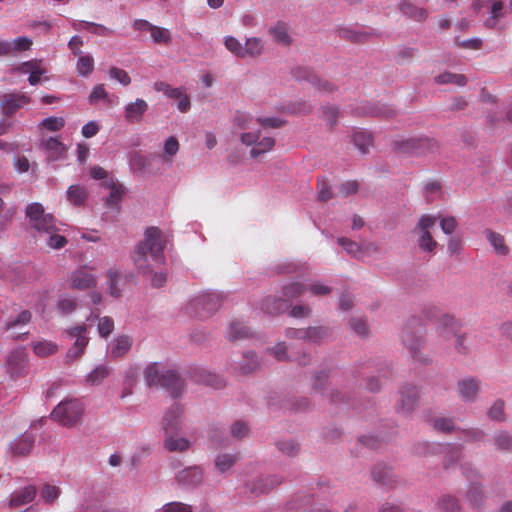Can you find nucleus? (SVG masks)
<instances>
[{
    "instance_id": "nucleus-1",
    "label": "nucleus",
    "mask_w": 512,
    "mask_h": 512,
    "mask_svg": "<svg viewBox=\"0 0 512 512\" xmlns=\"http://www.w3.org/2000/svg\"><path fill=\"white\" fill-rule=\"evenodd\" d=\"M166 241L158 227H148L144 232V238L133 252L132 259L137 270L142 274L152 272L155 265L165 262L164 250Z\"/></svg>"
},
{
    "instance_id": "nucleus-2",
    "label": "nucleus",
    "mask_w": 512,
    "mask_h": 512,
    "mask_svg": "<svg viewBox=\"0 0 512 512\" xmlns=\"http://www.w3.org/2000/svg\"><path fill=\"white\" fill-rule=\"evenodd\" d=\"M26 216L31 226L39 232L50 234L47 244L53 249H61L67 244L64 236L55 234L56 220L52 214H45L40 203H31L26 208Z\"/></svg>"
},
{
    "instance_id": "nucleus-3",
    "label": "nucleus",
    "mask_w": 512,
    "mask_h": 512,
    "mask_svg": "<svg viewBox=\"0 0 512 512\" xmlns=\"http://www.w3.org/2000/svg\"><path fill=\"white\" fill-rule=\"evenodd\" d=\"M145 379L149 386L165 388L172 397H178L184 388L183 380L173 370H161L157 363L149 365L145 370Z\"/></svg>"
},
{
    "instance_id": "nucleus-4",
    "label": "nucleus",
    "mask_w": 512,
    "mask_h": 512,
    "mask_svg": "<svg viewBox=\"0 0 512 512\" xmlns=\"http://www.w3.org/2000/svg\"><path fill=\"white\" fill-rule=\"evenodd\" d=\"M83 411V404L80 400L69 399L60 402L54 408L51 418L63 426L71 427L80 421Z\"/></svg>"
},
{
    "instance_id": "nucleus-5",
    "label": "nucleus",
    "mask_w": 512,
    "mask_h": 512,
    "mask_svg": "<svg viewBox=\"0 0 512 512\" xmlns=\"http://www.w3.org/2000/svg\"><path fill=\"white\" fill-rule=\"evenodd\" d=\"M305 291H307V286L300 282H291L284 285L282 288L284 300L269 296L263 300L262 310L268 314H278L284 309L285 301L296 299Z\"/></svg>"
},
{
    "instance_id": "nucleus-6",
    "label": "nucleus",
    "mask_w": 512,
    "mask_h": 512,
    "mask_svg": "<svg viewBox=\"0 0 512 512\" xmlns=\"http://www.w3.org/2000/svg\"><path fill=\"white\" fill-rule=\"evenodd\" d=\"M438 148V142L429 137L408 138L393 143V150L402 154L424 155L435 152Z\"/></svg>"
},
{
    "instance_id": "nucleus-7",
    "label": "nucleus",
    "mask_w": 512,
    "mask_h": 512,
    "mask_svg": "<svg viewBox=\"0 0 512 512\" xmlns=\"http://www.w3.org/2000/svg\"><path fill=\"white\" fill-rule=\"evenodd\" d=\"M424 333V327L417 319H413L405 328L402 339L404 344L409 348L412 357L420 363L426 364L428 357L420 356L421 338Z\"/></svg>"
},
{
    "instance_id": "nucleus-8",
    "label": "nucleus",
    "mask_w": 512,
    "mask_h": 512,
    "mask_svg": "<svg viewBox=\"0 0 512 512\" xmlns=\"http://www.w3.org/2000/svg\"><path fill=\"white\" fill-rule=\"evenodd\" d=\"M438 334L445 340L455 337V349L459 353H466L467 348L464 345L465 336L458 334L460 330L459 321L451 315H443L438 322Z\"/></svg>"
},
{
    "instance_id": "nucleus-9",
    "label": "nucleus",
    "mask_w": 512,
    "mask_h": 512,
    "mask_svg": "<svg viewBox=\"0 0 512 512\" xmlns=\"http://www.w3.org/2000/svg\"><path fill=\"white\" fill-rule=\"evenodd\" d=\"M439 217L432 215H422L414 229L419 234L418 245L424 252L433 253L437 242L433 239L430 230L435 226Z\"/></svg>"
},
{
    "instance_id": "nucleus-10",
    "label": "nucleus",
    "mask_w": 512,
    "mask_h": 512,
    "mask_svg": "<svg viewBox=\"0 0 512 512\" xmlns=\"http://www.w3.org/2000/svg\"><path fill=\"white\" fill-rule=\"evenodd\" d=\"M240 141L246 146H252L250 156L258 158L261 155L271 151L275 146V139L270 136H264L260 139V131L242 132Z\"/></svg>"
},
{
    "instance_id": "nucleus-11",
    "label": "nucleus",
    "mask_w": 512,
    "mask_h": 512,
    "mask_svg": "<svg viewBox=\"0 0 512 512\" xmlns=\"http://www.w3.org/2000/svg\"><path fill=\"white\" fill-rule=\"evenodd\" d=\"M221 297L214 292L204 293L196 297L190 304L199 317H208L220 308Z\"/></svg>"
},
{
    "instance_id": "nucleus-12",
    "label": "nucleus",
    "mask_w": 512,
    "mask_h": 512,
    "mask_svg": "<svg viewBox=\"0 0 512 512\" xmlns=\"http://www.w3.org/2000/svg\"><path fill=\"white\" fill-rule=\"evenodd\" d=\"M293 75L298 81H307L320 92L332 93L336 90V86L332 82L319 78L309 69L297 68L293 71Z\"/></svg>"
},
{
    "instance_id": "nucleus-13",
    "label": "nucleus",
    "mask_w": 512,
    "mask_h": 512,
    "mask_svg": "<svg viewBox=\"0 0 512 512\" xmlns=\"http://www.w3.org/2000/svg\"><path fill=\"white\" fill-rule=\"evenodd\" d=\"M87 331V328L85 325H80L71 328L68 330V334L72 338H76L75 343L72 348H70L67 352V359L68 361H74L75 359L82 356L84 353L85 347L88 344V338L85 336V333Z\"/></svg>"
},
{
    "instance_id": "nucleus-14",
    "label": "nucleus",
    "mask_w": 512,
    "mask_h": 512,
    "mask_svg": "<svg viewBox=\"0 0 512 512\" xmlns=\"http://www.w3.org/2000/svg\"><path fill=\"white\" fill-rule=\"evenodd\" d=\"M29 102L30 97L24 93H8L2 96L0 108L4 115L12 116Z\"/></svg>"
},
{
    "instance_id": "nucleus-15",
    "label": "nucleus",
    "mask_w": 512,
    "mask_h": 512,
    "mask_svg": "<svg viewBox=\"0 0 512 512\" xmlns=\"http://www.w3.org/2000/svg\"><path fill=\"white\" fill-rule=\"evenodd\" d=\"M182 413V408L176 403L173 404L168 411H166L162 420V426L165 435L177 434V432L181 429Z\"/></svg>"
},
{
    "instance_id": "nucleus-16",
    "label": "nucleus",
    "mask_w": 512,
    "mask_h": 512,
    "mask_svg": "<svg viewBox=\"0 0 512 512\" xmlns=\"http://www.w3.org/2000/svg\"><path fill=\"white\" fill-rule=\"evenodd\" d=\"M96 285V277L87 267L77 269L71 274L70 286L77 290H87Z\"/></svg>"
},
{
    "instance_id": "nucleus-17",
    "label": "nucleus",
    "mask_w": 512,
    "mask_h": 512,
    "mask_svg": "<svg viewBox=\"0 0 512 512\" xmlns=\"http://www.w3.org/2000/svg\"><path fill=\"white\" fill-rule=\"evenodd\" d=\"M400 397V404L397 406V410L408 414L412 412L417 405L418 390L415 386L407 384L402 387Z\"/></svg>"
},
{
    "instance_id": "nucleus-18",
    "label": "nucleus",
    "mask_w": 512,
    "mask_h": 512,
    "mask_svg": "<svg viewBox=\"0 0 512 512\" xmlns=\"http://www.w3.org/2000/svg\"><path fill=\"white\" fill-rule=\"evenodd\" d=\"M34 441L35 439L32 435L25 433L10 443L8 452L13 457H25L32 451Z\"/></svg>"
},
{
    "instance_id": "nucleus-19",
    "label": "nucleus",
    "mask_w": 512,
    "mask_h": 512,
    "mask_svg": "<svg viewBox=\"0 0 512 512\" xmlns=\"http://www.w3.org/2000/svg\"><path fill=\"white\" fill-rule=\"evenodd\" d=\"M26 353L24 349H17L9 353L7 358V370L11 377L18 378L26 366Z\"/></svg>"
},
{
    "instance_id": "nucleus-20",
    "label": "nucleus",
    "mask_w": 512,
    "mask_h": 512,
    "mask_svg": "<svg viewBox=\"0 0 512 512\" xmlns=\"http://www.w3.org/2000/svg\"><path fill=\"white\" fill-rule=\"evenodd\" d=\"M147 110V102L143 99H136L125 106L124 116L128 123H139Z\"/></svg>"
},
{
    "instance_id": "nucleus-21",
    "label": "nucleus",
    "mask_w": 512,
    "mask_h": 512,
    "mask_svg": "<svg viewBox=\"0 0 512 512\" xmlns=\"http://www.w3.org/2000/svg\"><path fill=\"white\" fill-rule=\"evenodd\" d=\"M458 394L462 400L472 402L480 390V382L475 378H466L458 382Z\"/></svg>"
},
{
    "instance_id": "nucleus-22",
    "label": "nucleus",
    "mask_w": 512,
    "mask_h": 512,
    "mask_svg": "<svg viewBox=\"0 0 512 512\" xmlns=\"http://www.w3.org/2000/svg\"><path fill=\"white\" fill-rule=\"evenodd\" d=\"M372 478L375 482L380 485L393 488L397 484V480L394 477L390 467L384 464H377L371 471Z\"/></svg>"
},
{
    "instance_id": "nucleus-23",
    "label": "nucleus",
    "mask_w": 512,
    "mask_h": 512,
    "mask_svg": "<svg viewBox=\"0 0 512 512\" xmlns=\"http://www.w3.org/2000/svg\"><path fill=\"white\" fill-rule=\"evenodd\" d=\"M36 493V487L32 485L26 486L21 490L15 491L10 496L9 506L12 508H17L29 504L34 500Z\"/></svg>"
},
{
    "instance_id": "nucleus-24",
    "label": "nucleus",
    "mask_w": 512,
    "mask_h": 512,
    "mask_svg": "<svg viewBox=\"0 0 512 512\" xmlns=\"http://www.w3.org/2000/svg\"><path fill=\"white\" fill-rule=\"evenodd\" d=\"M203 479L202 471L199 467H188L180 471L176 480L183 486H195L201 483Z\"/></svg>"
},
{
    "instance_id": "nucleus-25",
    "label": "nucleus",
    "mask_w": 512,
    "mask_h": 512,
    "mask_svg": "<svg viewBox=\"0 0 512 512\" xmlns=\"http://www.w3.org/2000/svg\"><path fill=\"white\" fill-rule=\"evenodd\" d=\"M288 26L284 22H277L274 26L269 28V34L273 37L274 41L282 46H289L292 39L289 35Z\"/></svg>"
},
{
    "instance_id": "nucleus-26",
    "label": "nucleus",
    "mask_w": 512,
    "mask_h": 512,
    "mask_svg": "<svg viewBox=\"0 0 512 512\" xmlns=\"http://www.w3.org/2000/svg\"><path fill=\"white\" fill-rule=\"evenodd\" d=\"M265 46L264 42L259 37H250L245 41V45L243 47L244 58H258L264 52Z\"/></svg>"
},
{
    "instance_id": "nucleus-27",
    "label": "nucleus",
    "mask_w": 512,
    "mask_h": 512,
    "mask_svg": "<svg viewBox=\"0 0 512 512\" xmlns=\"http://www.w3.org/2000/svg\"><path fill=\"white\" fill-rule=\"evenodd\" d=\"M400 11L415 21H423L427 18L428 12L426 9L417 7L413 3L403 0L399 4Z\"/></svg>"
},
{
    "instance_id": "nucleus-28",
    "label": "nucleus",
    "mask_w": 512,
    "mask_h": 512,
    "mask_svg": "<svg viewBox=\"0 0 512 512\" xmlns=\"http://www.w3.org/2000/svg\"><path fill=\"white\" fill-rule=\"evenodd\" d=\"M132 346V339L127 335L117 337L111 345L110 356L119 358L125 355Z\"/></svg>"
},
{
    "instance_id": "nucleus-29",
    "label": "nucleus",
    "mask_w": 512,
    "mask_h": 512,
    "mask_svg": "<svg viewBox=\"0 0 512 512\" xmlns=\"http://www.w3.org/2000/svg\"><path fill=\"white\" fill-rule=\"evenodd\" d=\"M271 353L278 361H285L292 358V360L298 362L300 365H306L309 362V357L306 354L302 356H292L287 354V347L284 343H278L271 349Z\"/></svg>"
},
{
    "instance_id": "nucleus-30",
    "label": "nucleus",
    "mask_w": 512,
    "mask_h": 512,
    "mask_svg": "<svg viewBox=\"0 0 512 512\" xmlns=\"http://www.w3.org/2000/svg\"><path fill=\"white\" fill-rule=\"evenodd\" d=\"M165 448L170 452H184L190 448V441L183 437H177L176 434L166 435Z\"/></svg>"
},
{
    "instance_id": "nucleus-31",
    "label": "nucleus",
    "mask_w": 512,
    "mask_h": 512,
    "mask_svg": "<svg viewBox=\"0 0 512 512\" xmlns=\"http://www.w3.org/2000/svg\"><path fill=\"white\" fill-rule=\"evenodd\" d=\"M104 186L110 189V195L106 199V204L110 207L118 205L125 193L124 186L113 180L105 182Z\"/></svg>"
},
{
    "instance_id": "nucleus-32",
    "label": "nucleus",
    "mask_w": 512,
    "mask_h": 512,
    "mask_svg": "<svg viewBox=\"0 0 512 512\" xmlns=\"http://www.w3.org/2000/svg\"><path fill=\"white\" fill-rule=\"evenodd\" d=\"M485 236L498 255L504 256L509 253V248L505 244V239L501 234L487 229Z\"/></svg>"
},
{
    "instance_id": "nucleus-33",
    "label": "nucleus",
    "mask_w": 512,
    "mask_h": 512,
    "mask_svg": "<svg viewBox=\"0 0 512 512\" xmlns=\"http://www.w3.org/2000/svg\"><path fill=\"white\" fill-rule=\"evenodd\" d=\"M73 28L75 30H87L99 36H108L112 33V31L109 28L105 27L102 24L87 21H76L73 23Z\"/></svg>"
},
{
    "instance_id": "nucleus-34",
    "label": "nucleus",
    "mask_w": 512,
    "mask_h": 512,
    "mask_svg": "<svg viewBox=\"0 0 512 512\" xmlns=\"http://www.w3.org/2000/svg\"><path fill=\"white\" fill-rule=\"evenodd\" d=\"M250 336V330L243 323L234 321L231 322L227 337L230 341L242 340Z\"/></svg>"
},
{
    "instance_id": "nucleus-35",
    "label": "nucleus",
    "mask_w": 512,
    "mask_h": 512,
    "mask_svg": "<svg viewBox=\"0 0 512 512\" xmlns=\"http://www.w3.org/2000/svg\"><path fill=\"white\" fill-rule=\"evenodd\" d=\"M44 145L49 152V159L53 161L61 157L65 151L64 144L57 138L50 137L45 141Z\"/></svg>"
},
{
    "instance_id": "nucleus-36",
    "label": "nucleus",
    "mask_w": 512,
    "mask_h": 512,
    "mask_svg": "<svg viewBox=\"0 0 512 512\" xmlns=\"http://www.w3.org/2000/svg\"><path fill=\"white\" fill-rule=\"evenodd\" d=\"M353 142L361 153H367L372 145V135L367 131H357L353 134Z\"/></svg>"
},
{
    "instance_id": "nucleus-37",
    "label": "nucleus",
    "mask_w": 512,
    "mask_h": 512,
    "mask_svg": "<svg viewBox=\"0 0 512 512\" xmlns=\"http://www.w3.org/2000/svg\"><path fill=\"white\" fill-rule=\"evenodd\" d=\"M437 506L442 512H461L458 499L451 495L440 497Z\"/></svg>"
},
{
    "instance_id": "nucleus-38",
    "label": "nucleus",
    "mask_w": 512,
    "mask_h": 512,
    "mask_svg": "<svg viewBox=\"0 0 512 512\" xmlns=\"http://www.w3.org/2000/svg\"><path fill=\"white\" fill-rule=\"evenodd\" d=\"M438 84H454L457 86H464L466 84V77L463 74H455L451 72H444L435 78Z\"/></svg>"
},
{
    "instance_id": "nucleus-39",
    "label": "nucleus",
    "mask_w": 512,
    "mask_h": 512,
    "mask_svg": "<svg viewBox=\"0 0 512 512\" xmlns=\"http://www.w3.org/2000/svg\"><path fill=\"white\" fill-rule=\"evenodd\" d=\"M110 370L105 365H99L92 370L86 377L87 383L90 385H98L109 375Z\"/></svg>"
},
{
    "instance_id": "nucleus-40",
    "label": "nucleus",
    "mask_w": 512,
    "mask_h": 512,
    "mask_svg": "<svg viewBox=\"0 0 512 512\" xmlns=\"http://www.w3.org/2000/svg\"><path fill=\"white\" fill-rule=\"evenodd\" d=\"M76 69L79 75L88 76L94 69V59L90 55H79Z\"/></svg>"
},
{
    "instance_id": "nucleus-41",
    "label": "nucleus",
    "mask_w": 512,
    "mask_h": 512,
    "mask_svg": "<svg viewBox=\"0 0 512 512\" xmlns=\"http://www.w3.org/2000/svg\"><path fill=\"white\" fill-rule=\"evenodd\" d=\"M253 122L254 118L246 112L237 111L233 118L234 127L242 131L250 129Z\"/></svg>"
},
{
    "instance_id": "nucleus-42",
    "label": "nucleus",
    "mask_w": 512,
    "mask_h": 512,
    "mask_svg": "<svg viewBox=\"0 0 512 512\" xmlns=\"http://www.w3.org/2000/svg\"><path fill=\"white\" fill-rule=\"evenodd\" d=\"M67 197L73 205H81L86 199L85 189L79 185H71L68 188Z\"/></svg>"
},
{
    "instance_id": "nucleus-43",
    "label": "nucleus",
    "mask_w": 512,
    "mask_h": 512,
    "mask_svg": "<svg viewBox=\"0 0 512 512\" xmlns=\"http://www.w3.org/2000/svg\"><path fill=\"white\" fill-rule=\"evenodd\" d=\"M489 13H490V19H488L485 22V25L487 27H493L495 25V21H497L505 16L503 3L501 1L493 2Z\"/></svg>"
},
{
    "instance_id": "nucleus-44",
    "label": "nucleus",
    "mask_w": 512,
    "mask_h": 512,
    "mask_svg": "<svg viewBox=\"0 0 512 512\" xmlns=\"http://www.w3.org/2000/svg\"><path fill=\"white\" fill-rule=\"evenodd\" d=\"M31 312L28 310H23L20 312L14 320L7 321L3 327L4 330L9 331L18 326H24L31 321Z\"/></svg>"
},
{
    "instance_id": "nucleus-45",
    "label": "nucleus",
    "mask_w": 512,
    "mask_h": 512,
    "mask_svg": "<svg viewBox=\"0 0 512 512\" xmlns=\"http://www.w3.org/2000/svg\"><path fill=\"white\" fill-rule=\"evenodd\" d=\"M150 33L153 41L157 44H169L171 41L170 31L166 28L153 25Z\"/></svg>"
},
{
    "instance_id": "nucleus-46",
    "label": "nucleus",
    "mask_w": 512,
    "mask_h": 512,
    "mask_svg": "<svg viewBox=\"0 0 512 512\" xmlns=\"http://www.w3.org/2000/svg\"><path fill=\"white\" fill-rule=\"evenodd\" d=\"M495 446L502 452H512V436L507 432H500L494 437Z\"/></svg>"
},
{
    "instance_id": "nucleus-47",
    "label": "nucleus",
    "mask_w": 512,
    "mask_h": 512,
    "mask_svg": "<svg viewBox=\"0 0 512 512\" xmlns=\"http://www.w3.org/2000/svg\"><path fill=\"white\" fill-rule=\"evenodd\" d=\"M237 456L232 454H221L216 457L215 466L220 472H226L237 461Z\"/></svg>"
},
{
    "instance_id": "nucleus-48",
    "label": "nucleus",
    "mask_w": 512,
    "mask_h": 512,
    "mask_svg": "<svg viewBox=\"0 0 512 512\" xmlns=\"http://www.w3.org/2000/svg\"><path fill=\"white\" fill-rule=\"evenodd\" d=\"M60 494V488L50 484H45L40 492V496L46 504L53 503L60 496Z\"/></svg>"
},
{
    "instance_id": "nucleus-49",
    "label": "nucleus",
    "mask_w": 512,
    "mask_h": 512,
    "mask_svg": "<svg viewBox=\"0 0 512 512\" xmlns=\"http://www.w3.org/2000/svg\"><path fill=\"white\" fill-rule=\"evenodd\" d=\"M34 352L41 357H46L54 354L57 351V346L49 341H40L34 344Z\"/></svg>"
},
{
    "instance_id": "nucleus-50",
    "label": "nucleus",
    "mask_w": 512,
    "mask_h": 512,
    "mask_svg": "<svg viewBox=\"0 0 512 512\" xmlns=\"http://www.w3.org/2000/svg\"><path fill=\"white\" fill-rule=\"evenodd\" d=\"M467 499L472 507L479 508L483 501V491L481 486L472 485L467 492Z\"/></svg>"
},
{
    "instance_id": "nucleus-51",
    "label": "nucleus",
    "mask_w": 512,
    "mask_h": 512,
    "mask_svg": "<svg viewBox=\"0 0 512 512\" xmlns=\"http://www.w3.org/2000/svg\"><path fill=\"white\" fill-rule=\"evenodd\" d=\"M225 47L228 51H230L233 55L238 58H244L243 45L240 43L238 39L233 36H227L225 38Z\"/></svg>"
},
{
    "instance_id": "nucleus-52",
    "label": "nucleus",
    "mask_w": 512,
    "mask_h": 512,
    "mask_svg": "<svg viewBox=\"0 0 512 512\" xmlns=\"http://www.w3.org/2000/svg\"><path fill=\"white\" fill-rule=\"evenodd\" d=\"M64 125L65 120L62 117H48L45 118L40 124L41 127L52 132L61 130L64 127Z\"/></svg>"
},
{
    "instance_id": "nucleus-53",
    "label": "nucleus",
    "mask_w": 512,
    "mask_h": 512,
    "mask_svg": "<svg viewBox=\"0 0 512 512\" xmlns=\"http://www.w3.org/2000/svg\"><path fill=\"white\" fill-rule=\"evenodd\" d=\"M306 332V339L311 342H318L329 335V330L325 327H309Z\"/></svg>"
},
{
    "instance_id": "nucleus-54",
    "label": "nucleus",
    "mask_w": 512,
    "mask_h": 512,
    "mask_svg": "<svg viewBox=\"0 0 512 512\" xmlns=\"http://www.w3.org/2000/svg\"><path fill=\"white\" fill-rule=\"evenodd\" d=\"M108 276V284H109V293L113 297L120 296V290L117 288V283L120 280V273L115 269H110L107 273Z\"/></svg>"
},
{
    "instance_id": "nucleus-55",
    "label": "nucleus",
    "mask_w": 512,
    "mask_h": 512,
    "mask_svg": "<svg viewBox=\"0 0 512 512\" xmlns=\"http://www.w3.org/2000/svg\"><path fill=\"white\" fill-rule=\"evenodd\" d=\"M114 330V321L108 316H104L98 321V332L101 337L107 338Z\"/></svg>"
},
{
    "instance_id": "nucleus-56",
    "label": "nucleus",
    "mask_w": 512,
    "mask_h": 512,
    "mask_svg": "<svg viewBox=\"0 0 512 512\" xmlns=\"http://www.w3.org/2000/svg\"><path fill=\"white\" fill-rule=\"evenodd\" d=\"M338 244L342 246L346 252L355 258H360L361 249L356 242H353L347 238H338Z\"/></svg>"
},
{
    "instance_id": "nucleus-57",
    "label": "nucleus",
    "mask_w": 512,
    "mask_h": 512,
    "mask_svg": "<svg viewBox=\"0 0 512 512\" xmlns=\"http://www.w3.org/2000/svg\"><path fill=\"white\" fill-rule=\"evenodd\" d=\"M109 75L112 79L117 80L124 86H127L131 83V78L128 75V73L125 70L120 69L118 67H111L109 70Z\"/></svg>"
},
{
    "instance_id": "nucleus-58",
    "label": "nucleus",
    "mask_w": 512,
    "mask_h": 512,
    "mask_svg": "<svg viewBox=\"0 0 512 512\" xmlns=\"http://www.w3.org/2000/svg\"><path fill=\"white\" fill-rule=\"evenodd\" d=\"M339 116V110L335 106L323 107V117L327 124L332 128L336 125Z\"/></svg>"
},
{
    "instance_id": "nucleus-59",
    "label": "nucleus",
    "mask_w": 512,
    "mask_h": 512,
    "mask_svg": "<svg viewBox=\"0 0 512 512\" xmlns=\"http://www.w3.org/2000/svg\"><path fill=\"white\" fill-rule=\"evenodd\" d=\"M433 427L440 432L450 433L455 429L454 421L451 418H438L434 421Z\"/></svg>"
},
{
    "instance_id": "nucleus-60",
    "label": "nucleus",
    "mask_w": 512,
    "mask_h": 512,
    "mask_svg": "<svg viewBox=\"0 0 512 512\" xmlns=\"http://www.w3.org/2000/svg\"><path fill=\"white\" fill-rule=\"evenodd\" d=\"M161 512H193V510L190 505L175 501L163 505Z\"/></svg>"
},
{
    "instance_id": "nucleus-61",
    "label": "nucleus",
    "mask_w": 512,
    "mask_h": 512,
    "mask_svg": "<svg viewBox=\"0 0 512 512\" xmlns=\"http://www.w3.org/2000/svg\"><path fill=\"white\" fill-rule=\"evenodd\" d=\"M457 226L458 222L453 216L442 217L440 219V227L447 235L452 234L456 230Z\"/></svg>"
},
{
    "instance_id": "nucleus-62",
    "label": "nucleus",
    "mask_w": 512,
    "mask_h": 512,
    "mask_svg": "<svg viewBox=\"0 0 512 512\" xmlns=\"http://www.w3.org/2000/svg\"><path fill=\"white\" fill-rule=\"evenodd\" d=\"M307 291H309L313 296H324L331 293L332 289L321 282H314L307 286Z\"/></svg>"
},
{
    "instance_id": "nucleus-63",
    "label": "nucleus",
    "mask_w": 512,
    "mask_h": 512,
    "mask_svg": "<svg viewBox=\"0 0 512 512\" xmlns=\"http://www.w3.org/2000/svg\"><path fill=\"white\" fill-rule=\"evenodd\" d=\"M488 415L491 419L501 421L504 419V402L497 400L490 408Z\"/></svg>"
},
{
    "instance_id": "nucleus-64",
    "label": "nucleus",
    "mask_w": 512,
    "mask_h": 512,
    "mask_svg": "<svg viewBox=\"0 0 512 512\" xmlns=\"http://www.w3.org/2000/svg\"><path fill=\"white\" fill-rule=\"evenodd\" d=\"M108 98V93L106 92L104 85L99 84L96 85L92 92L89 95V102L91 104H94L98 102L99 100H106Z\"/></svg>"
}]
</instances>
